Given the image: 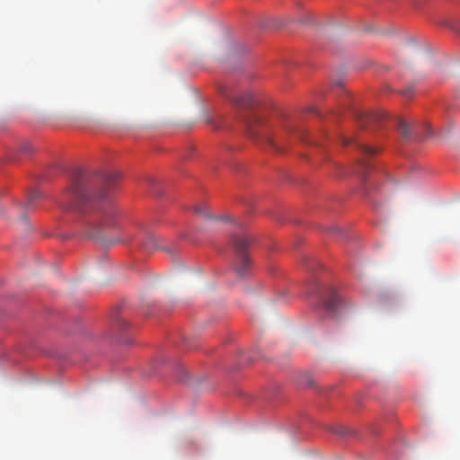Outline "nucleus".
<instances>
[{"mask_svg": "<svg viewBox=\"0 0 460 460\" xmlns=\"http://www.w3.org/2000/svg\"><path fill=\"white\" fill-rule=\"evenodd\" d=\"M360 163H361V166L364 170L369 169L370 165L364 159H361Z\"/></svg>", "mask_w": 460, "mask_h": 460, "instance_id": "nucleus-14", "label": "nucleus"}, {"mask_svg": "<svg viewBox=\"0 0 460 460\" xmlns=\"http://www.w3.org/2000/svg\"><path fill=\"white\" fill-rule=\"evenodd\" d=\"M411 88H406L402 91V93L406 97H410L411 95Z\"/></svg>", "mask_w": 460, "mask_h": 460, "instance_id": "nucleus-12", "label": "nucleus"}, {"mask_svg": "<svg viewBox=\"0 0 460 460\" xmlns=\"http://www.w3.org/2000/svg\"><path fill=\"white\" fill-rule=\"evenodd\" d=\"M128 240H129V238H128V237H123V238H121L119 242H127V241H128Z\"/></svg>", "mask_w": 460, "mask_h": 460, "instance_id": "nucleus-16", "label": "nucleus"}, {"mask_svg": "<svg viewBox=\"0 0 460 460\" xmlns=\"http://www.w3.org/2000/svg\"><path fill=\"white\" fill-rule=\"evenodd\" d=\"M385 118L383 112H369L367 114L358 115V120L361 127H367L369 124H376L380 122Z\"/></svg>", "mask_w": 460, "mask_h": 460, "instance_id": "nucleus-5", "label": "nucleus"}, {"mask_svg": "<svg viewBox=\"0 0 460 460\" xmlns=\"http://www.w3.org/2000/svg\"><path fill=\"white\" fill-rule=\"evenodd\" d=\"M326 231L330 232V233H332V232H340L341 230H340L339 226H331L329 228H326Z\"/></svg>", "mask_w": 460, "mask_h": 460, "instance_id": "nucleus-13", "label": "nucleus"}, {"mask_svg": "<svg viewBox=\"0 0 460 460\" xmlns=\"http://www.w3.org/2000/svg\"><path fill=\"white\" fill-rule=\"evenodd\" d=\"M119 174L114 172L102 174H92L85 171L75 170L71 182L64 193L63 205L66 209L80 213L94 210L88 219L86 234L91 238H100L112 226L116 210L111 201L102 202L108 191L113 188Z\"/></svg>", "mask_w": 460, "mask_h": 460, "instance_id": "nucleus-1", "label": "nucleus"}, {"mask_svg": "<svg viewBox=\"0 0 460 460\" xmlns=\"http://www.w3.org/2000/svg\"><path fill=\"white\" fill-rule=\"evenodd\" d=\"M195 213L206 217H211V214L209 213L208 207L207 204H199L194 207Z\"/></svg>", "mask_w": 460, "mask_h": 460, "instance_id": "nucleus-10", "label": "nucleus"}, {"mask_svg": "<svg viewBox=\"0 0 460 460\" xmlns=\"http://www.w3.org/2000/svg\"><path fill=\"white\" fill-rule=\"evenodd\" d=\"M230 242L234 252V271L239 279H245L252 272V261L248 252L251 240L246 233L242 232L234 234L231 236Z\"/></svg>", "mask_w": 460, "mask_h": 460, "instance_id": "nucleus-3", "label": "nucleus"}, {"mask_svg": "<svg viewBox=\"0 0 460 460\" xmlns=\"http://www.w3.org/2000/svg\"><path fill=\"white\" fill-rule=\"evenodd\" d=\"M42 198H43V193L40 190H34L31 191L30 194L28 195V198H27V200L25 203V207L30 208L36 202V200L40 199Z\"/></svg>", "mask_w": 460, "mask_h": 460, "instance_id": "nucleus-8", "label": "nucleus"}, {"mask_svg": "<svg viewBox=\"0 0 460 460\" xmlns=\"http://www.w3.org/2000/svg\"><path fill=\"white\" fill-rule=\"evenodd\" d=\"M341 141L343 146H348L351 143H355L356 146L364 155H373L377 152L376 148L358 143L354 138L343 137Z\"/></svg>", "mask_w": 460, "mask_h": 460, "instance_id": "nucleus-6", "label": "nucleus"}, {"mask_svg": "<svg viewBox=\"0 0 460 460\" xmlns=\"http://www.w3.org/2000/svg\"><path fill=\"white\" fill-rule=\"evenodd\" d=\"M319 298L323 305L330 312H334L341 301L340 295L332 287H324L320 290Z\"/></svg>", "mask_w": 460, "mask_h": 460, "instance_id": "nucleus-4", "label": "nucleus"}, {"mask_svg": "<svg viewBox=\"0 0 460 460\" xmlns=\"http://www.w3.org/2000/svg\"><path fill=\"white\" fill-rule=\"evenodd\" d=\"M178 371H179V375H181V374L183 375V373L185 372L183 367H179Z\"/></svg>", "mask_w": 460, "mask_h": 460, "instance_id": "nucleus-15", "label": "nucleus"}, {"mask_svg": "<svg viewBox=\"0 0 460 460\" xmlns=\"http://www.w3.org/2000/svg\"><path fill=\"white\" fill-rule=\"evenodd\" d=\"M144 245L148 249L156 248L157 243H156L155 236L152 234H148L147 237H146V241L144 243Z\"/></svg>", "mask_w": 460, "mask_h": 460, "instance_id": "nucleus-11", "label": "nucleus"}, {"mask_svg": "<svg viewBox=\"0 0 460 460\" xmlns=\"http://www.w3.org/2000/svg\"><path fill=\"white\" fill-rule=\"evenodd\" d=\"M398 129L403 137H408L411 134V126L404 119L398 120Z\"/></svg>", "mask_w": 460, "mask_h": 460, "instance_id": "nucleus-9", "label": "nucleus"}, {"mask_svg": "<svg viewBox=\"0 0 460 460\" xmlns=\"http://www.w3.org/2000/svg\"><path fill=\"white\" fill-rule=\"evenodd\" d=\"M33 150V145L28 140L20 142L17 146V151L22 155H31Z\"/></svg>", "mask_w": 460, "mask_h": 460, "instance_id": "nucleus-7", "label": "nucleus"}, {"mask_svg": "<svg viewBox=\"0 0 460 460\" xmlns=\"http://www.w3.org/2000/svg\"><path fill=\"white\" fill-rule=\"evenodd\" d=\"M238 108V116L244 134L256 140L258 135V100L255 93L244 92L234 101Z\"/></svg>", "mask_w": 460, "mask_h": 460, "instance_id": "nucleus-2", "label": "nucleus"}]
</instances>
